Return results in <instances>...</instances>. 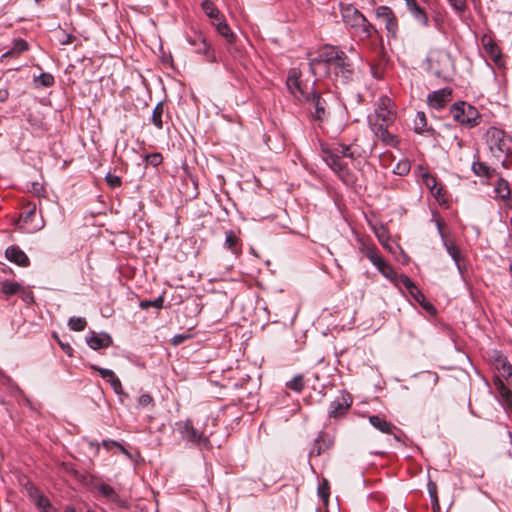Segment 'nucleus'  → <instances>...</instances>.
I'll return each instance as SVG.
<instances>
[{
	"mask_svg": "<svg viewBox=\"0 0 512 512\" xmlns=\"http://www.w3.org/2000/svg\"><path fill=\"white\" fill-rule=\"evenodd\" d=\"M306 68L317 78L328 77L340 84H347L354 76L353 64L346 53L336 46H324L318 57L312 59L307 66L293 67L288 71L287 89L301 103L315 90V81L310 83L303 79V69Z\"/></svg>",
	"mask_w": 512,
	"mask_h": 512,
	"instance_id": "1",
	"label": "nucleus"
},
{
	"mask_svg": "<svg viewBox=\"0 0 512 512\" xmlns=\"http://www.w3.org/2000/svg\"><path fill=\"white\" fill-rule=\"evenodd\" d=\"M302 103L308 105L310 117L318 122L319 126L329 123L336 115H342L344 112V107L337 97L329 91L314 90Z\"/></svg>",
	"mask_w": 512,
	"mask_h": 512,
	"instance_id": "2",
	"label": "nucleus"
},
{
	"mask_svg": "<svg viewBox=\"0 0 512 512\" xmlns=\"http://www.w3.org/2000/svg\"><path fill=\"white\" fill-rule=\"evenodd\" d=\"M485 140L492 156L506 167V158L512 152V138L503 130L490 127L486 131Z\"/></svg>",
	"mask_w": 512,
	"mask_h": 512,
	"instance_id": "3",
	"label": "nucleus"
},
{
	"mask_svg": "<svg viewBox=\"0 0 512 512\" xmlns=\"http://www.w3.org/2000/svg\"><path fill=\"white\" fill-rule=\"evenodd\" d=\"M341 16L345 25L362 40L369 38L374 31L366 17L351 4L341 5Z\"/></svg>",
	"mask_w": 512,
	"mask_h": 512,
	"instance_id": "4",
	"label": "nucleus"
},
{
	"mask_svg": "<svg viewBox=\"0 0 512 512\" xmlns=\"http://www.w3.org/2000/svg\"><path fill=\"white\" fill-rule=\"evenodd\" d=\"M36 209L37 207L35 203L30 202L24 205L16 223L18 229L25 233H35L44 228L45 221L41 214L38 217Z\"/></svg>",
	"mask_w": 512,
	"mask_h": 512,
	"instance_id": "5",
	"label": "nucleus"
},
{
	"mask_svg": "<svg viewBox=\"0 0 512 512\" xmlns=\"http://www.w3.org/2000/svg\"><path fill=\"white\" fill-rule=\"evenodd\" d=\"M450 112L453 119L463 126L474 127L478 124L479 113L477 109L466 102L454 103Z\"/></svg>",
	"mask_w": 512,
	"mask_h": 512,
	"instance_id": "6",
	"label": "nucleus"
},
{
	"mask_svg": "<svg viewBox=\"0 0 512 512\" xmlns=\"http://www.w3.org/2000/svg\"><path fill=\"white\" fill-rule=\"evenodd\" d=\"M429 68L438 76L447 73L453 66L449 53L443 49H433L427 56Z\"/></svg>",
	"mask_w": 512,
	"mask_h": 512,
	"instance_id": "7",
	"label": "nucleus"
},
{
	"mask_svg": "<svg viewBox=\"0 0 512 512\" xmlns=\"http://www.w3.org/2000/svg\"><path fill=\"white\" fill-rule=\"evenodd\" d=\"M187 41L191 46L195 48L196 53L204 54L207 58V61H215V56L211 52V46L207 42L206 37L201 32L192 31L191 34L187 35Z\"/></svg>",
	"mask_w": 512,
	"mask_h": 512,
	"instance_id": "8",
	"label": "nucleus"
},
{
	"mask_svg": "<svg viewBox=\"0 0 512 512\" xmlns=\"http://www.w3.org/2000/svg\"><path fill=\"white\" fill-rule=\"evenodd\" d=\"M352 404V398L347 393H341L330 404L328 415L331 418L343 416Z\"/></svg>",
	"mask_w": 512,
	"mask_h": 512,
	"instance_id": "9",
	"label": "nucleus"
},
{
	"mask_svg": "<svg viewBox=\"0 0 512 512\" xmlns=\"http://www.w3.org/2000/svg\"><path fill=\"white\" fill-rule=\"evenodd\" d=\"M369 125L375 136L382 142L391 146H395L397 144L395 136L388 132V127L390 124L369 117Z\"/></svg>",
	"mask_w": 512,
	"mask_h": 512,
	"instance_id": "10",
	"label": "nucleus"
},
{
	"mask_svg": "<svg viewBox=\"0 0 512 512\" xmlns=\"http://www.w3.org/2000/svg\"><path fill=\"white\" fill-rule=\"evenodd\" d=\"M182 433L187 441L196 444L200 448L209 449L211 447L208 437L195 429L190 422L184 424Z\"/></svg>",
	"mask_w": 512,
	"mask_h": 512,
	"instance_id": "11",
	"label": "nucleus"
},
{
	"mask_svg": "<svg viewBox=\"0 0 512 512\" xmlns=\"http://www.w3.org/2000/svg\"><path fill=\"white\" fill-rule=\"evenodd\" d=\"M95 489L101 494L102 497L110 502H113L119 508L127 509L129 507L128 501L121 498L115 489L107 483H98L95 485Z\"/></svg>",
	"mask_w": 512,
	"mask_h": 512,
	"instance_id": "12",
	"label": "nucleus"
},
{
	"mask_svg": "<svg viewBox=\"0 0 512 512\" xmlns=\"http://www.w3.org/2000/svg\"><path fill=\"white\" fill-rule=\"evenodd\" d=\"M390 105L391 103L388 98H381L374 114L369 117L391 125L395 120V113Z\"/></svg>",
	"mask_w": 512,
	"mask_h": 512,
	"instance_id": "13",
	"label": "nucleus"
},
{
	"mask_svg": "<svg viewBox=\"0 0 512 512\" xmlns=\"http://www.w3.org/2000/svg\"><path fill=\"white\" fill-rule=\"evenodd\" d=\"M5 256L10 262L21 267H28L30 265V260L26 253L16 245L9 246L5 251Z\"/></svg>",
	"mask_w": 512,
	"mask_h": 512,
	"instance_id": "14",
	"label": "nucleus"
},
{
	"mask_svg": "<svg viewBox=\"0 0 512 512\" xmlns=\"http://www.w3.org/2000/svg\"><path fill=\"white\" fill-rule=\"evenodd\" d=\"M450 98L451 91L447 89H441L429 94L427 101L431 108L439 110L443 108L447 102L450 101Z\"/></svg>",
	"mask_w": 512,
	"mask_h": 512,
	"instance_id": "15",
	"label": "nucleus"
},
{
	"mask_svg": "<svg viewBox=\"0 0 512 512\" xmlns=\"http://www.w3.org/2000/svg\"><path fill=\"white\" fill-rule=\"evenodd\" d=\"M334 444V440L327 433L321 432L315 439L310 456H319L326 450L330 449Z\"/></svg>",
	"mask_w": 512,
	"mask_h": 512,
	"instance_id": "16",
	"label": "nucleus"
},
{
	"mask_svg": "<svg viewBox=\"0 0 512 512\" xmlns=\"http://www.w3.org/2000/svg\"><path fill=\"white\" fill-rule=\"evenodd\" d=\"M337 152H331L330 149H323V159L335 172L341 173L347 169L346 163Z\"/></svg>",
	"mask_w": 512,
	"mask_h": 512,
	"instance_id": "17",
	"label": "nucleus"
},
{
	"mask_svg": "<svg viewBox=\"0 0 512 512\" xmlns=\"http://www.w3.org/2000/svg\"><path fill=\"white\" fill-rule=\"evenodd\" d=\"M88 346L93 350L107 348L112 344V337L108 333L91 332V336L87 338Z\"/></svg>",
	"mask_w": 512,
	"mask_h": 512,
	"instance_id": "18",
	"label": "nucleus"
},
{
	"mask_svg": "<svg viewBox=\"0 0 512 512\" xmlns=\"http://www.w3.org/2000/svg\"><path fill=\"white\" fill-rule=\"evenodd\" d=\"M473 173L481 178L491 179L498 175L495 169L489 167L486 163L476 160L471 167Z\"/></svg>",
	"mask_w": 512,
	"mask_h": 512,
	"instance_id": "19",
	"label": "nucleus"
},
{
	"mask_svg": "<svg viewBox=\"0 0 512 512\" xmlns=\"http://www.w3.org/2000/svg\"><path fill=\"white\" fill-rule=\"evenodd\" d=\"M369 422L374 428L382 433L394 435L396 427L392 423L386 421L383 417L378 415L370 416Z\"/></svg>",
	"mask_w": 512,
	"mask_h": 512,
	"instance_id": "20",
	"label": "nucleus"
},
{
	"mask_svg": "<svg viewBox=\"0 0 512 512\" xmlns=\"http://www.w3.org/2000/svg\"><path fill=\"white\" fill-rule=\"evenodd\" d=\"M407 7L409 12L417 22H419L423 26H428V16L424 9L418 5L416 0H410V3Z\"/></svg>",
	"mask_w": 512,
	"mask_h": 512,
	"instance_id": "21",
	"label": "nucleus"
},
{
	"mask_svg": "<svg viewBox=\"0 0 512 512\" xmlns=\"http://www.w3.org/2000/svg\"><path fill=\"white\" fill-rule=\"evenodd\" d=\"M30 48L29 43L24 39H14L12 47L2 54V58L18 57L21 53L28 51Z\"/></svg>",
	"mask_w": 512,
	"mask_h": 512,
	"instance_id": "22",
	"label": "nucleus"
},
{
	"mask_svg": "<svg viewBox=\"0 0 512 512\" xmlns=\"http://www.w3.org/2000/svg\"><path fill=\"white\" fill-rule=\"evenodd\" d=\"M496 368L499 373V377H502L506 380L508 384H512V366L509 364L505 358L499 356L496 359Z\"/></svg>",
	"mask_w": 512,
	"mask_h": 512,
	"instance_id": "23",
	"label": "nucleus"
},
{
	"mask_svg": "<svg viewBox=\"0 0 512 512\" xmlns=\"http://www.w3.org/2000/svg\"><path fill=\"white\" fill-rule=\"evenodd\" d=\"M361 252L375 267H377L384 259L380 255L377 248L373 245L363 244Z\"/></svg>",
	"mask_w": 512,
	"mask_h": 512,
	"instance_id": "24",
	"label": "nucleus"
},
{
	"mask_svg": "<svg viewBox=\"0 0 512 512\" xmlns=\"http://www.w3.org/2000/svg\"><path fill=\"white\" fill-rule=\"evenodd\" d=\"M444 246L446 248L447 253L454 260L459 272L462 273V267H461L462 255H461L460 249L453 242L446 241V240L444 241Z\"/></svg>",
	"mask_w": 512,
	"mask_h": 512,
	"instance_id": "25",
	"label": "nucleus"
},
{
	"mask_svg": "<svg viewBox=\"0 0 512 512\" xmlns=\"http://www.w3.org/2000/svg\"><path fill=\"white\" fill-rule=\"evenodd\" d=\"M494 192L496 193L497 197H499L503 200L510 199L511 191H510L509 184L502 177L498 178L495 188H494Z\"/></svg>",
	"mask_w": 512,
	"mask_h": 512,
	"instance_id": "26",
	"label": "nucleus"
},
{
	"mask_svg": "<svg viewBox=\"0 0 512 512\" xmlns=\"http://www.w3.org/2000/svg\"><path fill=\"white\" fill-rule=\"evenodd\" d=\"M376 268L385 278L389 279L391 282H398V274L395 272L393 267L384 260L381 261V263Z\"/></svg>",
	"mask_w": 512,
	"mask_h": 512,
	"instance_id": "27",
	"label": "nucleus"
},
{
	"mask_svg": "<svg viewBox=\"0 0 512 512\" xmlns=\"http://www.w3.org/2000/svg\"><path fill=\"white\" fill-rule=\"evenodd\" d=\"M163 114H164V102L160 101L154 107L152 116H151V122L159 130H161L163 128V121H162Z\"/></svg>",
	"mask_w": 512,
	"mask_h": 512,
	"instance_id": "28",
	"label": "nucleus"
},
{
	"mask_svg": "<svg viewBox=\"0 0 512 512\" xmlns=\"http://www.w3.org/2000/svg\"><path fill=\"white\" fill-rule=\"evenodd\" d=\"M423 183L425 186L431 191V193L439 199L441 195L442 188L437 186L436 178L431 174L423 175Z\"/></svg>",
	"mask_w": 512,
	"mask_h": 512,
	"instance_id": "29",
	"label": "nucleus"
},
{
	"mask_svg": "<svg viewBox=\"0 0 512 512\" xmlns=\"http://www.w3.org/2000/svg\"><path fill=\"white\" fill-rule=\"evenodd\" d=\"M224 246L231 250L233 253H237L239 251V238L232 230H228L225 232V243Z\"/></svg>",
	"mask_w": 512,
	"mask_h": 512,
	"instance_id": "30",
	"label": "nucleus"
},
{
	"mask_svg": "<svg viewBox=\"0 0 512 512\" xmlns=\"http://www.w3.org/2000/svg\"><path fill=\"white\" fill-rule=\"evenodd\" d=\"M165 300V292H163L159 297L154 300H141L139 303V307L143 310H147L150 307H154L156 309L163 308Z\"/></svg>",
	"mask_w": 512,
	"mask_h": 512,
	"instance_id": "31",
	"label": "nucleus"
},
{
	"mask_svg": "<svg viewBox=\"0 0 512 512\" xmlns=\"http://www.w3.org/2000/svg\"><path fill=\"white\" fill-rule=\"evenodd\" d=\"M1 290L5 295L11 296V295L20 293L22 290V287L17 282L5 280V281L1 282Z\"/></svg>",
	"mask_w": 512,
	"mask_h": 512,
	"instance_id": "32",
	"label": "nucleus"
},
{
	"mask_svg": "<svg viewBox=\"0 0 512 512\" xmlns=\"http://www.w3.org/2000/svg\"><path fill=\"white\" fill-rule=\"evenodd\" d=\"M91 368L93 370L97 371L99 373V375L101 376V378H103L105 381H107L110 384V386L112 384H115V382L117 380H119V378L116 376V374L110 369L101 368L96 365H92Z\"/></svg>",
	"mask_w": 512,
	"mask_h": 512,
	"instance_id": "33",
	"label": "nucleus"
},
{
	"mask_svg": "<svg viewBox=\"0 0 512 512\" xmlns=\"http://www.w3.org/2000/svg\"><path fill=\"white\" fill-rule=\"evenodd\" d=\"M34 82L37 87H45L49 88L54 85L55 79L54 76L50 73L43 72L39 76L34 78Z\"/></svg>",
	"mask_w": 512,
	"mask_h": 512,
	"instance_id": "34",
	"label": "nucleus"
},
{
	"mask_svg": "<svg viewBox=\"0 0 512 512\" xmlns=\"http://www.w3.org/2000/svg\"><path fill=\"white\" fill-rule=\"evenodd\" d=\"M202 9L205 12V14L215 20L220 19V11L216 8L214 3L210 0H205L202 2Z\"/></svg>",
	"mask_w": 512,
	"mask_h": 512,
	"instance_id": "35",
	"label": "nucleus"
},
{
	"mask_svg": "<svg viewBox=\"0 0 512 512\" xmlns=\"http://www.w3.org/2000/svg\"><path fill=\"white\" fill-rule=\"evenodd\" d=\"M87 326V321L83 317H70L68 320V327L72 331H83Z\"/></svg>",
	"mask_w": 512,
	"mask_h": 512,
	"instance_id": "36",
	"label": "nucleus"
},
{
	"mask_svg": "<svg viewBox=\"0 0 512 512\" xmlns=\"http://www.w3.org/2000/svg\"><path fill=\"white\" fill-rule=\"evenodd\" d=\"M427 129V119L424 112H417L414 118V130L416 133H423Z\"/></svg>",
	"mask_w": 512,
	"mask_h": 512,
	"instance_id": "37",
	"label": "nucleus"
},
{
	"mask_svg": "<svg viewBox=\"0 0 512 512\" xmlns=\"http://www.w3.org/2000/svg\"><path fill=\"white\" fill-rule=\"evenodd\" d=\"M102 446L106 448L107 450H110L111 448H117L121 453H123L125 456H127L129 459H132L131 453L119 442L114 440H103Z\"/></svg>",
	"mask_w": 512,
	"mask_h": 512,
	"instance_id": "38",
	"label": "nucleus"
},
{
	"mask_svg": "<svg viewBox=\"0 0 512 512\" xmlns=\"http://www.w3.org/2000/svg\"><path fill=\"white\" fill-rule=\"evenodd\" d=\"M287 387L295 392L300 393L304 388V378L302 375H296L287 383Z\"/></svg>",
	"mask_w": 512,
	"mask_h": 512,
	"instance_id": "39",
	"label": "nucleus"
},
{
	"mask_svg": "<svg viewBox=\"0 0 512 512\" xmlns=\"http://www.w3.org/2000/svg\"><path fill=\"white\" fill-rule=\"evenodd\" d=\"M217 31L224 38H226L228 40V42H232L234 40V34L231 31L230 27L225 22L220 21L217 24Z\"/></svg>",
	"mask_w": 512,
	"mask_h": 512,
	"instance_id": "40",
	"label": "nucleus"
},
{
	"mask_svg": "<svg viewBox=\"0 0 512 512\" xmlns=\"http://www.w3.org/2000/svg\"><path fill=\"white\" fill-rule=\"evenodd\" d=\"M41 512H56V509L52 506L50 500L44 496L40 497L39 501L35 504Z\"/></svg>",
	"mask_w": 512,
	"mask_h": 512,
	"instance_id": "41",
	"label": "nucleus"
},
{
	"mask_svg": "<svg viewBox=\"0 0 512 512\" xmlns=\"http://www.w3.org/2000/svg\"><path fill=\"white\" fill-rule=\"evenodd\" d=\"M498 392L503 400L507 403L508 407L512 409V392L506 388L501 381L500 385L498 386Z\"/></svg>",
	"mask_w": 512,
	"mask_h": 512,
	"instance_id": "42",
	"label": "nucleus"
},
{
	"mask_svg": "<svg viewBox=\"0 0 512 512\" xmlns=\"http://www.w3.org/2000/svg\"><path fill=\"white\" fill-rule=\"evenodd\" d=\"M331 152H337L341 157L354 158V152L351 150L350 145L339 144Z\"/></svg>",
	"mask_w": 512,
	"mask_h": 512,
	"instance_id": "43",
	"label": "nucleus"
},
{
	"mask_svg": "<svg viewBox=\"0 0 512 512\" xmlns=\"http://www.w3.org/2000/svg\"><path fill=\"white\" fill-rule=\"evenodd\" d=\"M163 161L161 153L154 152L145 156V162L153 167L159 166Z\"/></svg>",
	"mask_w": 512,
	"mask_h": 512,
	"instance_id": "44",
	"label": "nucleus"
},
{
	"mask_svg": "<svg viewBox=\"0 0 512 512\" xmlns=\"http://www.w3.org/2000/svg\"><path fill=\"white\" fill-rule=\"evenodd\" d=\"M105 181L109 185L110 188H118L122 184V179L120 176L111 174L110 172L106 174Z\"/></svg>",
	"mask_w": 512,
	"mask_h": 512,
	"instance_id": "45",
	"label": "nucleus"
},
{
	"mask_svg": "<svg viewBox=\"0 0 512 512\" xmlns=\"http://www.w3.org/2000/svg\"><path fill=\"white\" fill-rule=\"evenodd\" d=\"M9 98V83L0 78V103H5Z\"/></svg>",
	"mask_w": 512,
	"mask_h": 512,
	"instance_id": "46",
	"label": "nucleus"
},
{
	"mask_svg": "<svg viewBox=\"0 0 512 512\" xmlns=\"http://www.w3.org/2000/svg\"><path fill=\"white\" fill-rule=\"evenodd\" d=\"M111 388L119 396L121 402L124 401V398H128L129 397V395L124 392L120 379L117 380L115 382V384H112Z\"/></svg>",
	"mask_w": 512,
	"mask_h": 512,
	"instance_id": "47",
	"label": "nucleus"
},
{
	"mask_svg": "<svg viewBox=\"0 0 512 512\" xmlns=\"http://www.w3.org/2000/svg\"><path fill=\"white\" fill-rule=\"evenodd\" d=\"M28 495L30 499L34 502V504H36L39 501L40 497H44L42 492L33 485L28 488Z\"/></svg>",
	"mask_w": 512,
	"mask_h": 512,
	"instance_id": "48",
	"label": "nucleus"
},
{
	"mask_svg": "<svg viewBox=\"0 0 512 512\" xmlns=\"http://www.w3.org/2000/svg\"><path fill=\"white\" fill-rule=\"evenodd\" d=\"M153 406V398L150 394L144 393L139 396L138 398V406L139 407H147V406Z\"/></svg>",
	"mask_w": 512,
	"mask_h": 512,
	"instance_id": "49",
	"label": "nucleus"
},
{
	"mask_svg": "<svg viewBox=\"0 0 512 512\" xmlns=\"http://www.w3.org/2000/svg\"><path fill=\"white\" fill-rule=\"evenodd\" d=\"M408 292L418 303L422 304L425 301V296L416 285L408 290Z\"/></svg>",
	"mask_w": 512,
	"mask_h": 512,
	"instance_id": "50",
	"label": "nucleus"
},
{
	"mask_svg": "<svg viewBox=\"0 0 512 512\" xmlns=\"http://www.w3.org/2000/svg\"><path fill=\"white\" fill-rule=\"evenodd\" d=\"M396 285H403L407 290H410L411 288H413L415 286V284L411 281V279L409 277H407L406 275H398V282L395 283Z\"/></svg>",
	"mask_w": 512,
	"mask_h": 512,
	"instance_id": "51",
	"label": "nucleus"
},
{
	"mask_svg": "<svg viewBox=\"0 0 512 512\" xmlns=\"http://www.w3.org/2000/svg\"><path fill=\"white\" fill-rule=\"evenodd\" d=\"M448 2L457 12H463L466 8V0H448Z\"/></svg>",
	"mask_w": 512,
	"mask_h": 512,
	"instance_id": "52",
	"label": "nucleus"
},
{
	"mask_svg": "<svg viewBox=\"0 0 512 512\" xmlns=\"http://www.w3.org/2000/svg\"><path fill=\"white\" fill-rule=\"evenodd\" d=\"M393 15L392 10L385 6L379 7L377 10V16L383 18V20L389 17L392 18Z\"/></svg>",
	"mask_w": 512,
	"mask_h": 512,
	"instance_id": "53",
	"label": "nucleus"
},
{
	"mask_svg": "<svg viewBox=\"0 0 512 512\" xmlns=\"http://www.w3.org/2000/svg\"><path fill=\"white\" fill-rule=\"evenodd\" d=\"M328 490H329L328 482L326 480H324L323 484L320 485L318 488V493L324 501H327L329 498Z\"/></svg>",
	"mask_w": 512,
	"mask_h": 512,
	"instance_id": "54",
	"label": "nucleus"
},
{
	"mask_svg": "<svg viewBox=\"0 0 512 512\" xmlns=\"http://www.w3.org/2000/svg\"><path fill=\"white\" fill-rule=\"evenodd\" d=\"M191 336L189 334H176L172 338V345L178 346L182 344L184 341L189 339Z\"/></svg>",
	"mask_w": 512,
	"mask_h": 512,
	"instance_id": "55",
	"label": "nucleus"
},
{
	"mask_svg": "<svg viewBox=\"0 0 512 512\" xmlns=\"http://www.w3.org/2000/svg\"><path fill=\"white\" fill-rule=\"evenodd\" d=\"M410 170V165L408 162H402V163H398V165L396 166V170L395 172L398 174V175H405L409 172Z\"/></svg>",
	"mask_w": 512,
	"mask_h": 512,
	"instance_id": "56",
	"label": "nucleus"
},
{
	"mask_svg": "<svg viewBox=\"0 0 512 512\" xmlns=\"http://www.w3.org/2000/svg\"><path fill=\"white\" fill-rule=\"evenodd\" d=\"M385 25H386V28L389 32H392V33H395L396 29H397V23H396V19L394 17V15L392 16V18H386L385 20Z\"/></svg>",
	"mask_w": 512,
	"mask_h": 512,
	"instance_id": "57",
	"label": "nucleus"
},
{
	"mask_svg": "<svg viewBox=\"0 0 512 512\" xmlns=\"http://www.w3.org/2000/svg\"><path fill=\"white\" fill-rule=\"evenodd\" d=\"M54 338L57 340L58 344L60 345V347L62 348V350L67 353L69 356L72 355V347L70 346V344L68 343H63L56 334L53 335Z\"/></svg>",
	"mask_w": 512,
	"mask_h": 512,
	"instance_id": "58",
	"label": "nucleus"
},
{
	"mask_svg": "<svg viewBox=\"0 0 512 512\" xmlns=\"http://www.w3.org/2000/svg\"><path fill=\"white\" fill-rule=\"evenodd\" d=\"M21 297H22L23 301H25L28 304L34 303V295L31 291H26V290L22 289Z\"/></svg>",
	"mask_w": 512,
	"mask_h": 512,
	"instance_id": "59",
	"label": "nucleus"
},
{
	"mask_svg": "<svg viewBox=\"0 0 512 512\" xmlns=\"http://www.w3.org/2000/svg\"><path fill=\"white\" fill-rule=\"evenodd\" d=\"M76 40V37L72 34H67L63 32V38L60 39V43L62 45H69Z\"/></svg>",
	"mask_w": 512,
	"mask_h": 512,
	"instance_id": "60",
	"label": "nucleus"
},
{
	"mask_svg": "<svg viewBox=\"0 0 512 512\" xmlns=\"http://www.w3.org/2000/svg\"><path fill=\"white\" fill-rule=\"evenodd\" d=\"M427 489H428L430 497L438 495L437 494V485H436L435 482L429 481L428 484H427Z\"/></svg>",
	"mask_w": 512,
	"mask_h": 512,
	"instance_id": "61",
	"label": "nucleus"
},
{
	"mask_svg": "<svg viewBox=\"0 0 512 512\" xmlns=\"http://www.w3.org/2000/svg\"><path fill=\"white\" fill-rule=\"evenodd\" d=\"M430 498H431L432 507L438 506V504H439L438 495L431 496Z\"/></svg>",
	"mask_w": 512,
	"mask_h": 512,
	"instance_id": "62",
	"label": "nucleus"
},
{
	"mask_svg": "<svg viewBox=\"0 0 512 512\" xmlns=\"http://www.w3.org/2000/svg\"><path fill=\"white\" fill-rule=\"evenodd\" d=\"M421 305H422V306L424 307V309H426L427 311L433 310L432 305H431V304H429V303H424V302H423Z\"/></svg>",
	"mask_w": 512,
	"mask_h": 512,
	"instance_id": "63",
	"label": "nucleus"
},
{
	"mask_svg": "<svg viewBox=\"0 0 512 512\" xmlns=\"http://www.w3.org/2000/svg\"><path fill=\"white\" fill-rule=\"evenodd\" d=\"M64 512H76V508L73 506H66Z\"/></svg>",
	"mask_w": 512,
	"mask_h": 512,
	"instance_id": "64",
	"label": "nucleus"
}]
</instances>
